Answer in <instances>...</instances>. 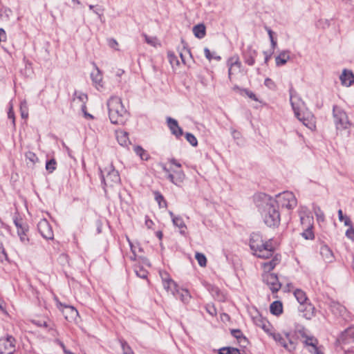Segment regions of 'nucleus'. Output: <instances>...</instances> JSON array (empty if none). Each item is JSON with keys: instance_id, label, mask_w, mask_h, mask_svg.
<instances>
[{"instance_id": "obj_37", "label": "nucleus", "mask_w": 354, "mask_h": 354, "mask_svg": "<svg viewBox=\"0 0 354 354\" xmlns=\"http://www.w3.org/2000/svg\"><path fill=\"white\" fill-rule=\"evenodd\" d=\"M178 295L179 299L184 303L187 302L191 295L187 290L185 289H180L178 288V292H176V295Z\"/></svg>"}, {"instance_id": "obj_61", "label": "nucleus", "mask_w": 354, "mask_h": 354, "mask_svg": "<svg viewBox=\"0 0 354 354\" xmlns=\"http://www.w3.org/2000/svg\"><path fill=\"white\" fill-rule=\"evenodd\" d=\"M124 73V71L122 70V69H118L116 71H115V75L118 77H120L122 76Z\"/></svg>"}, {"instance_id": "obj_45", "label": "nucleus", "mask_w": 354, "mask_h": 354, "mask_svg": "<svg viewBox=\"0 0 354 354\" xmlns=\"http://www.w3.org/2000/svg\"><path fill=\"white\" fill-rule=\"evenodd\" d=\"M155 199L158 202L160 207H165L167 205V203L164 199V197L158 192L154 193Z\"/></svg>"}, {"instance_id": "obj_10", "label": "nucleus", "mask_w": 354, "mask_h": 354, "mask_svg": "<svg viewBox=\"0 0 354 354\" xmlns=\"http://www.w3.org/2000/svg\"><path fill=\"white\" fill-rule=\"evenodd\" d=\"M274 204L277 203L282 208H286L288 209H294L297 204V201L294 194L290 192H284L278 194L276 196V200H274Z\"/></svg>"}, {"instance_id": "obj_20", "label": "nucleus", "mask_w": 354, "mask_h": 354, "mask_svg": "<svg viewBox=\"0 0 354 354\" xmlns=\"http://www.w3.org/2000/svg\"><path fill=\"white\" fill-rule=\"evenodd\" d=\"M299 312L302 313V316L306 319H311L315 315V308L310 303H306L299 307Z\"/></svg>"}, {"instance_id": "obj_56", "label": "nucleus", "mask_w": 354, "mask_h": 354, "mask_svg": "<svg viewBox=\"0 0 354 354\" xmlns=\"http://www.w3.org/2000/svg\"><path fill=\"white\" fill-rule=\"evenodd\" d=\"M154 225L153 222L147 216L145 218V225L148 229H151Z\"/></svg>"}, {"instance_id": "obj_44", "label": "nucleus", "mask_w": 354, "mask_h": 354, "mask_svg": "<svg viewBox=\"0 0 354 354\" xmlns=\"http://www.w3.org/2000/svg\"><path fill=\"white\" fill-rule=\"evenodd\" d=\"M21 115L23 118H27L28 116V109L26 101H23L20 104Z\"/></svg>"}, {"instance_id": "obj_15", "label": "nucleus", "mask_w": 354, "mask_h": 354, "mask_svg": "<svg viewBox=\"0 0 354 354\" xmlns=\"http://www.w3.org/2000/svg\"><path fill=\"white\" fill-rule=\"evenodd\" d=\"M57 306L68 321H74L79 315L78 311L73 306L64 305L59 301L57 302Z\"/></svg>"}, {"instance_id": "obj_63", "label": "nucleus", "mask_w": 354, "mask_h": 354, "mask_svg": "<svg viewBox=\"0 0 354 354\" xmlns=\"http://www.w3.org/2000/svg\"><path fill=\"white\" fill-rule=\"evenodd\" d=\"M270 42H271L272 48H274L277 46V41L274 39V40L271 41Z\"/></svg>"}, {"instance_id": "obj_35", "label": "nucleus", "mask_w": 354, "mask_h": 354, "mask_svg": "<svg viewBox=\"0 0 354 354\" xmlns=\"http://www.w3.org/2000/svg\"><path fill=\"white\" fill-rule=\"evenodd\" d=\"M294 295L297 301L299 303L300 306L307 303L306 301L308 298L306 293L303 290L300 289L295 290L294 292Z\"/></svg>"}, {"instance_id": "obj_21", "label": "nucleus", "mask_w": 354, "mask_h": 354, "mask_svg": "<svg viewBox=\"0 0 354 354\" xmlns=\"http://www.w3.org/2000/svg\"><path fill=\"white\" fill-rule=\"evenodd\" d=\"M320 255L322 259L327 263H332L335 261V256L330 248L324 245L320 248Z\"/></svg>"}, {"instance_id": "obj_13", "label": "nucleus", "mask_w": 354, "mask_h": 354, "mask_svg": "<svg viewBox=\"0 0 354 354\" xmlns=\"http://www.w3.org/2000/svg\"><path fill=\"white\" fill-rule=\"evenodd\" d=\"M227 66L228 67V78L231 81L232 76L237 72L240 71L241 68V62L239 55H234L228 58L227 61Z\"/></svg>"}, {"instance_id": "obj_18", "label": "nucleus", "mask_w": 354, "mask_h": 354, "mask_svg": "<svg viewBox=\"0 0 354 354\" xmlns=\"http://www.w3.org/2000/svg\"><path fill=\"white\" fill-rule=\"evenodd\" d=\"M41 235L46 239H53V232L49 223L46 219H41L37 225Z\"/></svg>"}, {"instance_id": "obj_16", "label": "nucleus", "mask_w": 354, "mask_h": 354, "mask_svg": "<svg viewBox=\"0 0 354 354\" xmlns=\"http://www.w3.org/2000/svg\"><path fill=\"white\" fill-rule=\"evenodd\" d=\"M252 319L256 326L262 328L270 337H272V333H275L270 322L261 315L257 314L252 317Z\"/></svg>"}, {"instance_id": "obj_41", "label": "nucleus", "mask_w": 354, "mask_h": 354, "mask_svg": "<svg viewBox=\"0 0 354 354\" xmlns=\"http://www.w3.org/2000/svg\"><path fill=\"white\" fill-rule=\"evenodd\" d=\"M338 218L339 221L343 222L346 226L352 224L350 218L348 216H344L342 209L338 210Z\"/></svg>"}, {"instance_id": "obj_32", "label": "nucleus", "mask_w": 354, "mask_h": 354, "mask_svg": "<svg viewBox=\"0 0 354 354\" xmlns=\"http://www.w3.org/2000/svg\"><path fill=\"white\" fill-rule=\"evenodd\" d=\"M270 311L272 315L279 316L283 313V304L280 301H273L270 306Z\"/></svg>"}, {"instance_id": "obj_27", "label": "nucleus", "mask_w": 354, "mask_h": 354, "mask_svg": "<svg viewBox=\"0 0 354 354\" xmlns=\"http://www.w3.org/2000/svg\"><path fill=\"white\" fill-rule=\"evenodd\" d=\"M169 215L171 218L173 224L179 228L180 234H185L187 227L182 217L180 216H175L171 212H169Z\"/></svg>"}, {"instance_id": "obj_47", "label": "nucleus", "mask_w": 354, "mask_h": 354, "mask_svg": "<svg viewBox=\"0 0 354 354\" xmlns=\"http://www.w3.org/2000/svg\"><path fill=\"white\" fill-rule=\"evenodd\" d=\"M56 161L54 159L48 160L46 164V169L50 173H52L56 169Z\"/></svg>"}, {"instance_id": "obj_38", "label": "nucleus", "mask_w": 354, "mask_h": 354, "mask_svg": "<svg viewBox=\"0 0 354 354\" xmlns=\"http://www.w3.org/2000/svg\"><path fill=\"white\" fill-rule=\"evenodd\" d=\"M134 151L143 160H147L149 158V155L147 152L140 146L135 147Z\"/></svg>"}, {"instance_id": "obj_17", "label": "nucleus", "mask_w": 354, "mask_h": 354, "mask_svg": "<svg viewBox=\"0 0 354 354\" xmlns=\"http://www.w3.org/2000/svg\"><path fill=\"white\" fill-rule=\"evenodd\" d=\"M263 279L273 292H277L280 289L281 283L276 274L273 273H263Z\"/></svg>"}, {"instance_id": "obj_55", "label": "nucleus", "mask_w": 354, "mask_h": 354, "mask_svg": "<svg viewBox=\"0 0 354 354\" xmlns=\"http://www.w3.org/2000/svg\"><path fill=\"white\" fill-rule=\"evenodd\" d=\"M204 53H205V55L206 58L209 61H211L213 59V56H212L210 50H209V48H205Z\"/></svg>"}, {"instance_id": "obj_11", "label": "nucleus", "mask_w": 354, "mask_h": 354, "mask_svg": "<svg viewBox=\"0 0 354 354\" xmlns=\"http://www.w3.org/2000/svg\"><path fill=\"white\" fill-rule=\"evenodd\" d=\"M333 117L337 129H346L350 127L346 113L339 107L334 106Z\"/></svg>"}, {"instance_id": "obj_59", "label": "nucleus", "mask_w": 354, "mask_h": 354, "mask_svg": "<svg viewBox=\"0 0 354 354\" xmlns=\"http://www.w3.org/2000/svg\"><path fill=\"white\" fill-rule=\"evenodd\" d=\"M265 85L269 88H271L274 85V82L270 78L265 80Z\"/></svg>"}, {"instance_id": "obj_52", "label": "nucleus", "mask_w": 354, "mask_h": 354, "mask_svg": "<svg viewBox=\"0 0 354 354\" xmlns=\"http://www.w3.org/2000/svg\"><path fill=\"white\" fill-rule=\"evenodd\" d=\"M108 44L111 48H114L115 50H119L118 48V43L115 39H108Z\"/></svg>"}, {"instance_id": "obj_24", "label": "nucleus", "mask_w": 354, "mask_h": 354, "mask_svg": "<svg viewBox=\"0 0 354 354\" xmlns=\"http://www.w3.org/2000/svg\"><path fill=\"white\" fill-rule=\"evenodd\" d=\"M338 340L343 343H349L354 341V326L346 328L342 332Z\"/></svg>"}, {"instance_id": "obj_43", "label": "nucleus", "mask_w": 354, "mask_h": 354, "mask_svg": "<svg viewBox=\"0 0 354 354\" xmlns=\"http://www.w3.org/2000/svg\"><path fill=\"white\" fill-rule=\"evenodd\" d=\"M195 258L197 260L198 264L201 267L206 266L207 259H206L205 256L203 254L200 253V252H196V254H195Z\"/></svg>"}, {"instance_id": "obj_1", "label": "nucleus", "mask_w": 354, "mask_h": 354, "mask_svg": "<svg viewBox=\"0 0 354 354\" xmlns=\"http://www.w3.org/2000/svg\"><path fill=\"white\" fill-rule=\"evenodd\" d=\"M255 202L258 207H263L262 216L265 224L270 227H278L281 217L274 200L265 194H260L255 196Z\"/></svg>"}, {"instance_id": "obj_23", "label": "nucleus", "mask_w": 354, "mask_h": 354, "mask_svg": "<svg viewBox=\"0 0 354 354\" xmlns=\"http://www.w3.org/2000/svg\"><path fill=\"white\" fill-rule=\"evenodd\" d=\"M73 100H74V102H79L81 103L82 110L84 111V115L86 117H88L89 118H93V116L91 114L87 113L85 111V109H86L85 104L87 100V95L86 94H84L82 92H80V91H75Z\"/></svg>"}, {"instance_id": "obj_31", "label": "nucleus", "mask_w": 354, "mask_h": 354, "mask_svg": "<svg viewBox=\"0 0 354 354\" xmlns=\"http://www.w3.org/2000/svg\"><path fill=\"white\" fill-rule=\"evenodd\" d=\"M332 310L335 314L342 317L344 319L348 318L347 310L344 306L339 304H335L332 306Z\"/></svg>"}, {"instance_id": "obj_60", "label": "nucleus", "mask_w": 354, "mask_h": 354, "mask_svg": "<svg viewBox=\"0 0 354 354\" xmlns=\"http://www.w3.org/2000/svg\"><path fill=\"white\" fill-rule=\"evenodd\" d=\"M129 244H130V246H131V251H132V252L133 254V256L131 257V259L132 260H135L136 259V255H135V252H135L134 248H133V245L131 244V243L129 241Z\"/></svg>"}, {"instance_id": "obj_4", "label": "nucleus", "mask_w": 354, "mask_h": 354, "mask_svg": "<svg viewBox=\"0 0 354 354\" xmlns=\"http://www.w3.org/2000/svg\"><path fill=\"white\" fill-rule=\"evenodd\" d=\"M300 224L304 230L301 236L307 240H313L315 237L313 232L314 219L310 211L305 206H301L298 210Z\"/></svg>"}, {"instance_id": "obj_51", "label": "nucleus", "mask_w": 354, "mask_h": 354, "mask_svg": "<svg viewBox=\"0 0 354 354\" xmlns=\"http://www.w3.org/2000/svg\"><path fill=\"white\" fill-rule=\"evenodd\" d=\"M124 354H134L131 347L127 343L122 344Z\"/></svg>"}, {"instance_id": "obj_53", "label": "nucleus", "mask_w": 354, "mask_h": 354, "mask_svg": "<svg viewBox=\"0 0 354 354\" xmlns=\"http://www.w3.org/2000/svg\"><path fill=\"white\" fill-rule=\"evenodd\" d=\"M7 259V255L2 248V243H0V261L3 262V261Z\"/></svg>"}, {"instance_id": "obj_25", "label": "nucleus", "mask_w": 354, "mask_h": 354, "mask_svg": "<svg viewBox=\"0 0 354 354\" xmlns=\"http://www.w3.org/2000/svg\"><path fill=\"white\" fill-rule=\"evenodd\" d=\"M91 77L97 89L103 88L102 74L97 66H95L94 71L91 73Z\"/></svg>"}, {"instance_id": "obj_46", "label": "nucleus", "mask_w": 354, "mask_h": 354, "mask_svg": "<svg viewBox=\"0 0 354 354\" xmlns=\"http://www.w3.org/2000/svg\"><path fill=\"white\" fill-rule=\"evenodd\" d=\"M185 138L187 142H189L193 147H196L198 145L197 139L193 134L187 133L185 134Z\"/></svg>"}, {"instance_id": "obj_12", "label": "nucleus", "mask_w": 354, "mask_h": 354, "mask_svg": "<svg viewBox=\"0 0 354 354\" xmlns=\"http://www.w3.org/2000/svg\"><path fill=\"white\" fill-rule=\"evenodd\" d=\"M159 274L165 290L176 296V292H178V287L176 283L171 278L168 272L161 270L159 272Z\"/></svg>"}, {"instance_id": "obj_40", "label": "nucleus", "mask_w": 354, "mask_h": 354, "mask_svg": "<svg viewBox=\"0 0 354 354\" xmlns=\"http://www.w3.org/2000/svg\"><path fill=\"white\" fill-rule=\"evenodd\" d=\"M219 354H241L238 348L233 347H223L219 349Z\"/></svg>"}, {"instance_id": "obj_42", "label": "nucleus", "mask_w": 354, "mask_h": 354, "mask_svg": "<svg viewBox=\"0 0 354 354\" xmlns=\"http://www.w3.org/2000/svg\"><path fill=\"white\" fill-rule=\"evenodd\" d=\"M142 36L144 37L145 41L151 46L156 47L157 46H160L156 37H149L146 34H143Z\"/></svg>"}, {"instance_id": "obj_49", "label": "nucleus", "mask_w": 354, "mask_h": 354, "mask_svg": "<svg viewBox=\"0 0 354 354\" xmlns=\"http://www.w3.org/2000/svg\"><path fill=\"white\" fill-rule=\"evenodd\" d=\"M348 228L346 231V236L348 239L354 241V227L353 226V224H351V225H347Z\"/></svg>"}, {"instance_id": "obj_58", "label": "nucleus", "mask_w": 354, "mask_h": 354, "mask_svg": "<svg viewBox=\"0 0 354 354\" xmlns=\"http://www.w3.org/2000/svg\"><path fill=\"white\" fill-rule=\"evenodd\" d=\"M245 92L246 93V95L251 99L257 101V99L256 97V95L251 91H248V90H245Z\"/></svg>"}, {"instance_id": "obj_2", "label": "nucleus", "mask_w": 354, "mask_h": 354, "mask_svg": "<svg viewBox=\"0 0 354 354\" xmlns=\"http://www.w3.org/2000/svg\"><path fill=\"white\" fill-rule=\"evenodd\" d=\"M109 117L113 124H122L127 118L128 112L121 98L113 96L107 101Z\"/></svg>"}, {"instance_id": "obj_22", "label": "nucleus", "mask_w": 354, "mask_h": 354, "mask_svg": "<svg viewBox=\"0 0 354 354\" xmlns=\"http://www.w3.org/2000/svg\"><path fill=\"white\" fill-rule=\"evenodd\" d=\"M341 83L343 86L348 87L354 82V75L352 71L344 69L339 77Z\"/></svg>"}, {"instance_id": "obj_8", "label": "nucleus", "mask_w": 354, "mask_h": 354, "mask_svg": "<svg viewBox=\"0 0 354 354\" xmlns=\"http://www.w3.org/2000/svg\"><path fill=\"white\" fill-rule=\"evenodd\" d=\"M272 337L277 343L290 352L295 351L296 348L297 344L296 339L288 333L282 335L275 332L272 333Z\"/></svg>"}, {"instance_id": "obj_64", "label": "nucleus", "mask_w": 354, "mask_h": 354, "mask_svg": "<svg viewBox=\"0 0 354 354\" xmlns=\"http://www.w3.org/2000/svg\"><path fill=\"white\" fill-rule=\"evenodd\" d=\"M156 236L159 238V239H162V233L160 231L156 232Z\"/></svg>"}, {"instance_id": "obj_26", "label": "nucleus", "mask_w": 354, "mask_h": 354, "mask_svg": "<svg viewBox=\"0 0 354 354\" xmlns=\"http://www.w3.org/2000/svg\"><path fill=\"white\" fill-rule=\"evenodd\" d=\"M167 120L168 127L171 133L177 138L180 137L183 134V129L178 126V122L171 118H168Z\"/></svg>"}, {"instance_id": "obj_54", "label": "nucleus", "mask_w": 354, "mask_h": 354, "mask_svg": "<svg viewBox=\"0 0 354 354\" xmlns=\"http://www.w3.org/2000/svg\"><path fill=\"white\" fill-rule=\"evenodd\" d=\"M136 274L140 278L145 279L147 277V272L145 270L140 268L139 270H136Z\"/></svg>"}, {"instance_id": "obj_28", "label": "nucleus", "mask_w": 354, "mask_h": 354, "mask_svg": "<svg viewBox=\"0 0 354 354\" xmlns=\"http://www.w3.org/2000/svg\"><path fill=\"white\" fill-rule=\"evenodd\" d=\"M115 136L118 142L121 146L127 147L130 144L129 134L127 132L122 130H118L116 131Z\"/></svg>"}, {"instance_id": "obj_57", "label": "nucleus", "mask_w": 354, "mask_h": 354, "mask_svg": "<svg viewBox=\"0 0 354 354\" xmlns=\"http://www.w3.org/2000/svg\"><path fill=\"white\" fill-rule=\"evenodd\" d=\"M232 334L234 337H235L237 339L240 338L242 336V333L239 330H232Z\"/></svg>"}, {"instance_id": "obj_34", "label": "nucleus", "mask_w": 354, "mask_h": 354, "mask_svg": "<svg viewBox=\"0 0 354 354\" xmlns=\"http://www.w3.org/2000/svg\"><path fill=\"white\" fill-rule=\"evenodd\" d=\"M15 225L17 227V233H18V235L19 236L21 241L24 244L28 243L29 241V239L26 234L27 230L26 229H24V227H22L21 225H19V224L16 221H15Z\"/></svg>"}, {"instance_id": "obj_14", "label": "nucleus", "mask_w": 354, "mask_h": 354, "mask_svg": "<svg viewBox=\"0 0 354 354\" xmlns=\"http://www.w3.org/2000/svg\"><path fill=\"white\" fill-rule=\"evenodd\" d=\"M15 350V339L12 336L0 339V354H12Z\"/></svg>"}, {"instance_id": "obj_30", "label": "nucleus", "mask_w": 354, "mask_h": 354, "mask_svg": "<svg viewBox=\"0 0 354 354\" xmlns=\"http://www.w3.org/2000/svg\"><path fill=\"white\" fill-rule=\"evenodd\" d=\"M279 261H280V259L277 256H275L272 259V261H270L269 262L263 263L262 264V266H263L264 273H270V271L274 268V267L277 266V264H278Z\"/></svg>"}, {"instance_id": "obj_48", "label": "nucleus", "mask_w": 354, "mask_h": 354, "mask_svg": "<svg viewBox=\"0 0 354 354\" xmlns=\"http://www.w3.org/2000/svg\"><path fill=\"white\" fill-rule=\"evenodd\" d=\"M26 158L28 159L32 164H35L38 161V158L35 153L31 151H28L26 153Z\"/></svg>"}, {"instance_id": "obj_50", "label": "nucleus", "mask_w": 354, "mask_h": 354, "mask_svg": "<svg viewBox=\"0 0 354 354\" xmlns=\"http://www.w3.org/2000/svg\"><path fill=\"white\" fill-rule=\"evenodd\" d=\"M8 118L12 119V124L15 125V113H14V111H13V106H12V103L9 104V109H8Z\"/></svg>"}, {"instance_id": "obj_7", "label": "nucleus", "mask_w": 354, "mask_h": 354, "mask_svg": "<svg viewBox=\"0 0 354 354\" xmlns=\"http://www.w3.org/2000/svg\"><path fill=\"white\" fill-rule=\"evenodd\" d=\"M301 342L308 351L312 354H324L323 346L319 344V341L313 335H307L304 331H299Z\"/></svg>"}, {"instance_id": "obj_33", "label": "nucleus", "mask_w": 354, "mask_h": 354, "mask_svg": "<svg viewBox=\"0 0 354 354\" xmlns=\"http://www.w3.org/2000/svg\"><path fill=\"white\" fill-rule=\"evenodd\" d=\"M193 32L195 37L202 39L205 36L206 28L203 24L196 25L193 27Z\"/></svg>"}, {"instance_id": "obj_39", "label": "nucleus", "mask_w": 354, "mask_h": 354, "mask_svg": "<svg viewBox=\"0 0 354 354\" xmlns=\"http://www.w3.org/2000/svg\"><path fill=\"white\" fill-rule=\"evenodd\" d=\"M167 57L169 62L171 66L174 68L175 66H178L180 65L179 60L178 59L177 56L172 52H168Z\"/></svg>"}, {"instance_id": "obj_3", "label": "nucleus", "mask_w": 354, "mask_h": 354, "mask_svg": "<svg viewBox=\"0 0 354 354\" xmlns=\"http://www.w3.org/2000/svg\"><path fill=\"white\" fill-rule=\"evenodd\" d=\"M250 246L254 254L262 259H268L272 256L274 248L269 241L264 242L261 236L258 233H253L250 238Z\"/></svg>"}, {"instance_id": "obj_36", "label": "nucleus", "mask_w": 354, "mask_h": 354, "mask_svg": "<svg viewBox=\"0 0 354 354\" xmlns=\"http://www.w3.org/2000/svg\"><path fill=\"white\" fill-rule=\"evenodd\" d=\"M313 210L316 216L317 221L318 223H323L325 221V216L323 211L321 209L320 207L313 204Z\"/></svg>"}, {"instance_id": "obj_6", "label": "nucleus", "mask_w": 354, "mask_h": 354, "mask_svg": "<svg viewBox=\"0 0 354 354\" xmlns=\"http://www.w3.org/2000/svg\"><path fill=\"white\" fill-rule=\"evenodd\" d=\"M170 164L172 165L169 169L164 167L163 169L167 174L168 179L176 185H180L185 180V175L180 169L181 165L177 162L174 158L169 160Z\"/></svg>"}, {"instance_id": "obj_5", "label": "nucleus", "mask_w": 354, "mask_h": 354, "mask_svg": "<svg viewBox=\"0 0 354 354\" xmlns=\"http://www.w3.org/2000/svg\"><path fill=\"white\" fill-rule=\"evenodd\" d=\"M290 103L297 118L302 122L306 127L310 129H313L315 127V122L313 115L310 113H308L306 117H301L299 109L300 105L302 104L303 102H301L297 95L293 94L292 91H290Z\"/></svg>"}, {"instance_id": "obj_19", "label": "nucleus", "mask_w": 354, "mask_h": 354, "mask_svg": "<svg viewBox=\"0 0 354 354\" xmlns=\"http://www.w3.org/2000/svg\"><path fill=\"white\" fill-rule=\"evenodd\" d=\"M257 52L251 46H248L243 53V57L245 64L252 66L255 63V57Z\"/></svg>"}, {"instance_id": "obj_29", "label": "nucleus", "mask_w": 354, "mask_h": 354, "mask_svg": "<svg viewBox=\"0 0 354 354\" xmlns=\"http://www.w3.org/2000/svg\"><path fill=\"white\" fill-rule=\"evenodd\" d=\"M290 59V51L283 50L275 58L277 66H283Z\"/></svg>"}, {"instance_id": "obj_9", "label": "nucleus", "mask_w": 354, "mask_h": 354, "mask_svg": "<svg viewBox=\"0 0 354 354\" xmlns=\"http://www.w3.org/2000/svg\"><path fill=\"white\" fill-rule=\"evenodd\" d=\"M102 181L106 186L113 187L120 181V175L112 165L100 170Z\"/></svg>"}, {"instance_id": "obj_62", "label": "nucleus", "mask_w": 354, "mask_h": 354, "mask_svg": "<svg viewBox=\"0 0 354 354\" xmlns=\"http://www.w3.org/2000/svg\"><path fill=\"white\" fill-rule=\"evenodd\" d=\"M180 58H181V60H182V62L185 64L186 62H185V57H184V53L183 52H180Z\"/></svg>"}]
</instances>
